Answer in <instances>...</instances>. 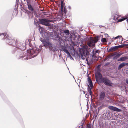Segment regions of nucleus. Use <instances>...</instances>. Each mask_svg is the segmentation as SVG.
<instances>
[{"label":"nucleus","instance_id":"nucleus-1","mask_svg":"<svg viewBox=\"0 0 128 128\" xmlns=\"http://www.w3.org/2000/svg\"><path fill=\"white\" fill-rule=\"evenodd\" d=\"M96 79L97 82L104 84L106 86H112L113 84L112 81L106 77H103L102 75L100 72H96L95 74Z\"/></svg>","mask_w":128,"mask_h":128},{"label":"nucleus","instance_id":"nucleus-2","mask_svg":"<svg viewBox=\"0 0 128 128\" xmlns=\"http://www.w3.org/2000/svg\"><path fill=\"white\" fill-rule=\"evenodd\" d=\"M12 41L13 42V43L11 42H9L10 44H12L14 46H15L18 49H19L22 50L24 49L25 48V46L26 45V44L24 43V42H18L17 40H12Z\"/></svg>","mask_w":128,"mask_h":128},{"label":"nucleus","instance_id":"nucleus-3","mask_svg":"<svg viewBox=\"0 0 128 128\" xmlns=\"http://www.w3.org/2000/svg\"><path fill=\"white\" fill-rule=\"evenodd\" d=\"M1 35H3L4 38V39H6L7 40L6 41V42L8 43V44L10 45H12L13 46V45L12 44H10L9 42H11L12 43H13V42L12 40H15V39H14L13 38H12L9 35L7 34V33L6 32H5L4 33H2V34H0Z\"/></svg>","mask_w":128,"mask_h":128},{"label":"nucleus","instance_id":"nucleus-4","mask_svg":"<svg viewBox=\"0 0 128 128\" xmlns=\"http://www.w3.org/2000/svg\"><path fill=\"white\" fill-rule=\"evenodd\" d=\"M40 23L42 25L50 26H51V24L49 23L53 22V21L45 19H42L40 20Z\"/></svg>","mask_w":128,"mask_h":128},{"label":"nucleus","instance_id":"nucleus-5","mask_svg":"<svg viewBox=\"0 0 128 128\" xmlns=\"http://www.w3.org/2000/svg\"><path fill=\"white\" fill-rule=\"evenodd\" d=\"M86 48L85 46L81 49L80 50L81 56V58L83 60H85V58L87 56V54L86 52Z\"/></svg>","mask_w":128,"mask_h":128},{"label":"nucleus","instance_id":"nucleus-6","mask_svg":"<svg viewBox=\"0 0 128 128\" xmlns=\"http://www.w3.org/2000/svg\"><path fill=\"white\" fill-rule=\"evenodd\" d=\"M88 82L91 88H90L89 85H88V92L90 94L92 97V90L93 84L92 82L89 77L88 78Z\"/></svg>","mask_w":128,"mask_h":128},{"label":"nucleus","instance_id":"nucleus-7","mask_svg":"<svg viewBox=\"0 0 128 128\" xmlns=\"http://www.w3.org/2000/svg\"><path fill=\"white\" fill-rule=\"evenodd\" d=\"M43 42L45 47L48 46L49 47L50 50H52V44L50 42L49 40H44Z\"/></svg>","mask_w":128,"mask_h":128},{"label":"nucleus","instance_id":"nucleus-8","mask_svg":"<svg viewBox=\"0 0 128 128\" xmlns=\"http://www.w3.org/2000/svg\"><path fill=\"white\" fill-rule=\"evenodd\" d=\"M108 108L110 110L114 111H116L118 112H122V110H121L112 106H109Z\"/></svg>","mask_w":128,"mask_h":128},{"label":"nucleus","instance_id":"nucleus-9","mask_svg":"<svg viewBox=\"0 0 128 128\" xmlns=\"http://www.w3.org/2000/svg\"><path fill=\"white\" fill-rule=\"evenodd\" d=\"M26 1L27 2V4L28 6V9L31 11H34V10L31 4L30 0H26Z\"/></svg>","mask_w":128,"mask_h":128},{"label":"nucleus","instance_id":"nucleus-10","mask_svg":"<svg viewBox=\"0 0 128 128\" xmlns=\"http://www.w3.org/2000/svg\"><path fill=\"white\" fill-rule=\"evenodd\" d=\"M61 0V10L62 12H63L64 10V13L66 14L67 11L66 10V8H65L64 7V5H65V4L64 3V0Z\"/></svg>","mask_w":128,"mask_h":128},{"label":"nucleus","instance_id":"nucleus-11","mask_svg":"<svg viewBox=\"0 0 128 128\" xmlns=\"http://www.w3.org/2000/svg\"><path fill=\"white\" fill-rule=\"evenodd\" d=\"M105 96V93L104 92H102L100 95V99L101 100H104Z\"/></svg>","mask_w":128,"mask_h":128},{"label":"nucleus","instance_id":"nucleus-12","mask_svg":"<svg viewBox=\"0 0 128 128\" xmlns=\"http://www.w3.org/2000/svg\"><path fill=\"white\" fill-rule=\"evenodd\" d=\"M88 46L89 47H93L94 46L95 44L94 43V41L91 40L90 41H89L88 43L87 44Z\"/></svg>","mask_w":128,"mask_h":128},{"label":"nucleus","instance_id":"nucleus-13","mask_svg":"<svg viewBox=\"0 0 128 128\" xmlns=\"http://www.w3.org/2000/svg\"><path fill=\"white\" fill-rule=\"evenodd\" d=\"M118 49L117 46H116L113 47H112L109 50L110 52H113L116 51Z\"/></svg>","mask_w":128,"mask_h":128},{"label":"nucleus","instance_id":"nucleus-14","mask_svg":"<svg viewBox=\"0 0 128 128\" xmlns=\"http://www.w3.org/2000/svg\"><path fill=\"white\" fill-rule=\"evenodd\" d=\"M126 65L128 66V63L126 64L122 63L121 64L118 66V70H120L124 66Z\"/></svg>","mask_w":128,"mask_h":128},{"label":"nucleus","instance_id":"nucleus-15","mask_svg":"<svg viewBox=\"0 0 128 128\" xmlns=\"http://www.w3.org/2000/svg\"><path fill=\"white\" fill-rule=\"evenodd\" d=\"M29 52V55L30 56L31 55H34L35 54V53H36V52L35 51L34 49H32L30 50Z\"/></svg>","mask_w":128,"mask_h":128},{"label":"nucleus","instance_id":"nucleus-16","mask_svg":"<svg viewBox=\"0 0 128 128\" xmlns=\"http://www.w3.org/2000/svg\"><path fill=\"white\" fill-rule=\"evenodd\" d=\"M128 59V57H127L125 56L123 57H122L120 59H119L118 60V62H123L126 61L127 59Z\"/></svg>","mask_w":128,"mask_h":128},{"label":"nucleus","instance_id":"nucleus-17","mask_svg":"<svg viewBox=\"0 0 128 128\" xmlns=\"http://www.w3.org/2000/svg\"><path fill=\"white\" fill-rule=\"evenodd\" d=\"M120 16L118 15L117 14H115L114 18V20L115 21L117 20V19L120 18Z\"/></svg>","mask_w":128,"mask_h":128},{"label":"nucleus","instance_id":"nucleus-18","mask_svg":"<svg viewBox=\"0 0 128 128\" xmlns=\"http://www.w3.org/2000/svg\"><path fill=\"white\" fill-rule=\"evenodd\" d=\"M62 50L63 51L65 52L68 55L70 56V54L68 50H67V49L66 48H64Z\"/></svg>","mask_w":128,"mask_h":128},{"label":"nucleus","instance_id":"nucleus-19","mask_svg":"<svg viewBox=\"0 0 128 128\" xmlns=\"http://www.w3.org/2000/svg\"><path fill=\"white\" fill-rule=\"evenodd\" d=\"M64 33L66 35H69L70 34V31L68 30H64Z\"/></svg>","mask_w":128,"mask_h":128},{"label":"nucleus","instance_id":"nucleus-20","mask_svg":"<svg viewBox=\"0 0 128 128\" xmlns=\"http://www.w3.org/2000/svg\"><path fill=\"white\" fill-rule=\"evenodd\" d=\"M122 54H117L116 56L114 57V59H117L121 55H122Z\"/></svg>","mask_w":128,"mask_h":128},{"label":"nucleus","instance_id":"nucleus-21","mask_svg":"<svg viewBox=\"0 0 128 128\" xmlns=\"http://www.w3.org/2000/svg\"><path fill=\"white\" fill-rule=\"evenodd\" d=\"M127 46V44H124L122 45H119L118 46H117L118 48V49L119 48H123L124 47L126 46Z\"/></svg>","mask_w":128,"mask_h":128},{"label":"nucleus","instance_id":"nucleus-22","mask_svg":"<svg viewBox=\"0 0 128 128\" xmlns=\"http://www.w3.org/2000/svg\"><path fill=\"white\" fill-rule=\"evenodd\" d=\"M92 40V41H93L94 43V44L95 43H96L98 41V37L95 38L94 40Z\"/></svg>","mask_w":128,"mask_h":128},{"label":"nucleus","instance_id":"nucleus-23","mask_svg":"<svg viewBox=\"0 0 128 128\" xmlns=\"http://www.w3.org/2000/svg\"><path fill=\"white\" fill-rule=\"evenodd\" d=\"M126 18H122V19H119L118 20V22H122L126 20Z\"/></svg>","mask_w":128,"mask_h":128},{"label":"nucleus","instance_id":"nucleus-24","mask_svg":"<svg viewBox=\"0 0 128 128\" xmlns=\"http://www.w3.org/2000/svg\"><path fill=\"white\" fill-rule=\"evenodd\" d=\"M116 52L112 53L110 54V56L111 57H112L116 55Z\"/></svg>","mask_w":128,"mask_h":128},{"label":"nucleus","instance_id":"nucleus-25","mask_svg":"<svg viewBox=\"0 0 128 128\" xmlns=\"http://www.w3.org/2000/svg\"><path fill=\"white\" fill-rule=\"evenodd\" d=\"M87 128H92V124H88L87 125Z\"/></svg>","mask_w":128,"mask_h":128},{"label":"nucleus","instance_id":"nucleus-26","mask_svg":"<svg viewBox=\"0 0 128 128\" xmlns=\"http://www.w3.org/2000/svg\"><path fill=\"white\" fill-rule=\"evenodd\" d=\"M122 36H117L115 38H114L115 39H118V38H122Z\"/></svg>","mask_w":128,"mask_h":128},{"label":"nucleus","instance_id":"nucleus-27","mask_svg":"<svg viewBox=\"0 0 128 128\" xmlns=\"http://www.w3.org/2000/svg\"><path fill=\"white\" fill-rule=\"evenodd\" d=\"M102 41L103 42H107L106 39L105 38H103L102 39Z\"/></svg>","mask_w":128,"mask_h":128},{"label":"nucleus","instance_id":"nucleus-28","mask_svg":"<svg viewBox=\"0 0 128 128\" xmlns=\"http://www.w3.org/2000/svg\"><path fill=\"white\" fill-rule=\"evenodd\" d=\"M26 54V55L23 56L22 57V56H20V57L22 58H24V57H26V58L28 55V54Z\"/></svg>","mask_w":128,"mask_h":128},{"label":"nucleus","instance_id":"nucleus-29","mask_svg":"<svg viewBox=\"0 0 128 128\" xmlns=\"http://www.w3.org/2000/svg\"><path fill=\"white\" fill-rule=\"evenodd\" d=\"M100 52L99 51V50H96L95 52V53L96 54V53H99Z\"/></svg>","mask_w":128,"mask_h":128},{"label":"nucleus","instance_id":"nucleus-30","mask_svg":"<svg viewBox=\"0 0 128 128\" xmlns=\"http://www.w3.org/2000/svg\"><path fill=\"white\" fill-rule=\"evenodd\" d=\"M126 83L128 84V79H126Z\"/></svg>","mask_w":128,"mask_h":128},{"label":"nucleus","instance_id":"nucleus-31","mask_svg":"<svg viewBox=\"0 0 128 128\" xmlns=\"http://www.w3.org/2000/svg\"><path fill=\"white\" fill-rule=\"evenodd\" d=\"M68 8H69L70 9H71V8L70 6H69L68 7Z\"/></svg>","mask_w":128,"mask_h":128},{"label":"nucleus","instance_id":"nucleus-32","mask_svg":"<svg viewBox=\"0 0 128 128\" xmlns=\"http://www.w3.org/2000/svg\"><path fill=\"white\" fill-rule=\"evenodd\" d=\"M50 1L52 2H53L54 0H50Z\"/></svg>","mask_w":128,"mask_h":128},{"label":"nucleus","instance_id":"nucleus-33","mask_svg":"<svg viewBox=\"0 0 128 128\" xmlns=\"http://www.w3.org/2000/svg\"><path fill=\"white\" fill-rule=\"evenodd\" d=\"M127 22H128V18L127 19Z\"/></svg>","mask_w":128,"mask_h":128},{"label":"nucleus","instance_id":"nucleus-34","mask_svg":"<svg viewBox=\"0 0 128 128\" xmlns=\"http://www.w3.org/2000/svg\"><path fill=\"white\" fill-rule=\"evenodd\" d=\"M26 58H25L24 59V60H26Z\"/></svg>","mask_w":128,"mask_h":128}]
</instances>
